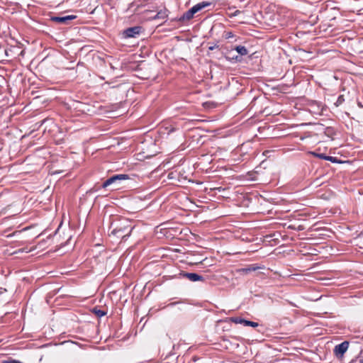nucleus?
I'll return each instance as SVG.
<instances>
[{"label": "nucleus", "instance_id": "39448f33", "mask_svg": "<svg viewBox=\"0 0 363 363\" xmlns=\"http://www.w3.org/2000/svg\"><path fill=\"white\" fill-rule=\"evenodd\" d=\"M348 347L349 342L347 341H344L335 347L333 352L337 358H342L347 350Z\"/></svg>", "mask_w": 363, "mask_h": 363}, {"label": "nucleus", "instance_id": "0eeeda50", "mask_svg": "<svg viewBox=\"0 0 363 363\" xmlns=\"http://www.w3.org/2000/svg\"><path fill=\"white\" fill-rule=\"evenodd\" d=\"M230 320L234 323L243 324L245 326H250V327L256 328L259 325L258 323H257V322L247 320L243 319L240 317H233V318H231Z\"/></svg>", "mask_w": 363, "mask_h": 363}, {"label": "nucleus", "instance_id": "f3484780", "mask_svg": "<svg viewBox=\"0 0 363 363\" xmlns=\"http://www.w3.org/2000/svg\"><path fill=\"white\" fill-rule=\"evenodd\" d=\"M227 59L230 60H235V61H240V58L238 56H235V55H232V56H228L226 57Z\"/></svg>", "mask_w": 363, "mask_h": 363}, {"label": "nucleus", "instance_id": "ddd939ff", "mask_svg": "<svg viewBox=\"0 0 363 363\" xmlns=\"http://www.w3.org/2000/svg\"><path fill=\"white\" fill-rule=\"evenodd\" d=\"M143 6L142 0H135L133 2H132L130 5L128 9H131L133 7H135V9Z\"/></svg>", "mask_w": 363, "mask_h": 363}, {"label": "nucleus", "instance_id": "7ed1b4c3", "mask_svg": "<svg viewBox=\"0 0 363 363\" xmlns=\"http://www.w3.org/2000/svg\"><path fill=\"white\" fill-rule=\"evenodd\" d=\"M129 179V176L125 174H115L107 179L101 185L102 188H106L111 184L120 183L123 180H126Z\"/></svg>", "mask_w": 363, "mask_h": 363}, {"label": "nucleus", "instance_id": "9b49d317", "mask_svg": "<svg viewBox=\"0 0 363 363\" xmlns=\"http://www.w3.org/2000/svg\"><path fill=\"white\" fill-rule=\"evenodd\" d=\"M179 128L178 127L174 126L172 124H169L168 125L164 127L165 133L169 135L170 133L178 130Z\"/></svg>", "mask_w": 363, "mask_h": 363}, {"label": "nucleus", "instance_id": "f8f14e48", "mask_svg": "<svg viewBox=\"0 0 363 363\" xmlns=\"http://www.w3.org/2000/svg\"><path fill=\"white\" fill-rule=\"evenodd\" d=\"M167 17V10H161L160 11L157 12V13L155 16V17L153 18L154 19H158V18H162V19H164L165 18Z\"/></svg>", "mask_w": 363, "mask_h": 363}, {"label": "nucleus", "instance_id": "412c9836", "mask_svg": "<svg viewBox=\"0 0 363 363\" xmlns=\"http://www.w3.org/2000/svg\"><path fill=\"white\" fill-rule=\"evenodd\" d=\"M218 48V44H214L213 45L209 46L208 47V50H213L214 49Z\"/></svg>", "mask_w": 363, "mask_h": 363}, {"label": "nucleus", "instance_id": "f257e3e1", "mask_svg": "<svg viewBox=\"0 0 363 363\" xmlns=\"http://www.w3.org/2000/svg\"><path fill=\"white\" fill-rule=\"evenodd\" d=\"M134 226L127 218H119L113 220L110 226L111 235L124 239L130 236Z\"/></svg>", "mask_w": 363, "mask_h": 363}, {"label": "nucleus", "instance_id": "f03ea898", "mask_svg": "<svg viewBox=\"0 0 363 363\" xmlns=\"http://www.w3.org/2000/svg\"><path fill=\"white\" fill-rule=\"evenodd\" d=\"M211 5L210 2L202 1L194 5L190 9L186 11L179 19V21H189L194 18V16L197 12L200 11L203 9Z\"/></svg>", "mask_w": 363, "mask_h": 363}, {"label": "nucleus", "instance_id": "4be33fe9", "mask_svg": "<svg viewBox=\"0 0 363 363\" xmlns=\"http://www.w3.org/2000/svg\"><path fill=\"white\" fill-rule=\"evenodd\" d=\"M222 341H223V342H229V341H228V340L227 338H225V337H223V338H222Z\"/></svg>", "mask_w": 363, "mask_h": 363}, {"label": "nucleus", "instance_id": "9d476101", "mask_svg": "<svg viewBox=\"0 0 363 363\" xmlns=\"http://www.w3.org/2000/svg\"><path fill=\"white\" fill-rule=\"evenodd\" d=\"M235 50L237 51L238 54H240L241 56H245L248 54L247 49L242 45H238L235 48Z\"/></svg>", "mask_w": 363, "mask_h": 363}, {"label": "nucleus", "instance_id": "2eb2a0df", "mask_svg": "<svg viewBox=\"0 0 363 363\" xmlns=\"http://www.w3.org/2000/svg\"><path fill=\"white\" fill-rule=\"evenodd\" d=\"M344 101H345L344 96L340 95L337 97V99L336 102L335 103V106L337 107V106H340Z\"/></svg>", "mask_w": 363, "mask_h": 363}, {"label": "nucleus", "instance_id": "20e7f679", "mask_svg": "<svg viewBox=\"0 0 363 363\" xmlns=\"http://www.w3.org/2000/svg\"><path fill=\"white\" fill-rule=\"evenodd\" d=\"M143 28L141 26H134L125 29L123 33V37L125 38H136L140 35Z\"/></svg>", "mask_w": 363, "mask_h": 363}, {"label": "nucleus", "instance_id": "4468645a", "mask_svg": "<svg viewBox=\"0 0 363 363\" xmlns=\"http://www.w3.org/2000/svg\"><path fill=\"white\" fill-rule=\"evenodd\" d=\"M92 311L95 315H96L99 318L106 315V312L96 308H93Z\"/></svg>", "mask_w": 363, "mask_h": 363}, {"label": "nucleus", "instance_id": "6e6552de", "mask_svg": "<svg viewBox=\"0 0 363 363\" xmlns=\"http://www.w3.org/2000/svg\"><path fill=\"white\" fill-rule=\"evenodd\" d=\"M77 18L76 16L69 15L65 16H52L51 17V21L53 22H57L61 24H68L70 21H72Z\"/></svg>", "mask_w": 363, "mask_h": 363}, {"label": "nucleus", "instance_id": "1a4fd4ad", "mask_svg": "<svg viewBox=\"0 0 363 363\" xmlns=\"http://www.w3.org/2000/svg\"><path fill=\"white\" fill-rule=\"evenodd\" d=\"M263 268H264V267H260V266H258L257 264H250L245 268L238 269L237 270V272L240 274H247L252 272H255V271H257V269H263Z\"/></svg>", "mask_w": 363, "mask_h": 363}, {"label": "nucleus", "instance_id": "5701e85b", "mask_svg": "<svg viewBox=\"0 0 363 363\" xmlns=\"http://www.w3.org/2000/svg\"><path fill=\"white\" fill-rule=\"evenodd\" d=\"M228 54H229V55H231V54H232V51H230V52H228Z\"/></svg>", "mask_w": 363, "mask_h": 363}, {"label": "nucleus", "instance_id": "6ab92c4d", "mask_svg": "<svg viewBox=\"0 0 363 363\" xmlns=\"http://www.w3.org/2000/svg\"><path fill=\"white\" fill-rule=\"evenodd\" d=\"M315 155L320 158V159H323L325 160H326V158H327V155H324V154H315Z\"/></svg>", "mask_w": 363, "mask_h": 363}, {"label": "nucleus", "instance_id": "aec40b11", "mask_svg": "<svg viewBox=\"0 0 363 363\" xmlns=\"http://www.w3.org/2000/svg\"><path fill=\"white\" fill-rule=\"evenodd\" d=\"M3 363H21L18 360H14V359H12V360H6V361H4Z\"/></svg>", "mask_w": 363, "mask_h": 363}, {"label": "nucleus", "instance_id": "423d86ee", "mask_svg": "<svg viewBox=\"0 0 363 363\" xmlns=\"http://www.w3.org/2000/svg\"><path fill=\"white\" fill-rule=\"evenodd\" d=\"M179 275L183 278H186L191 281H204L203 277L196 274V273H189V272H182Z\"/></svg>", "mask_w": 363, "mask_h": 363}, {"label": "nucleus", "instance_id": "a211bd4d", "mask_svg": "<svg viewBox=\"0 0 363 363\" xmlns=\"http://www.w3.org/2000/svg\"><path fill=\"white\" fill-rule=\"evenodd\" d=\"M326 160L332 162H337V158L332 156H327Z\"/></svg>", "mask_w": 363, "mask_h": 363}, {"label": "nucleus", "instance_id": "dca6fc26", "mask_svg": "<svg viewBox=\"0 0 363 363\" xmlns=\"http://www.w3.org/2000/svg\"><path fill=\"white\" fill-rule=\"evenodd\" d=\"M234 36L235 35H234L233 33L231 31H225L223 33V37L225 39H229V38H233Z\"/></svg>", "mask_w": 363, "mask_h": 363}]
</instances>
